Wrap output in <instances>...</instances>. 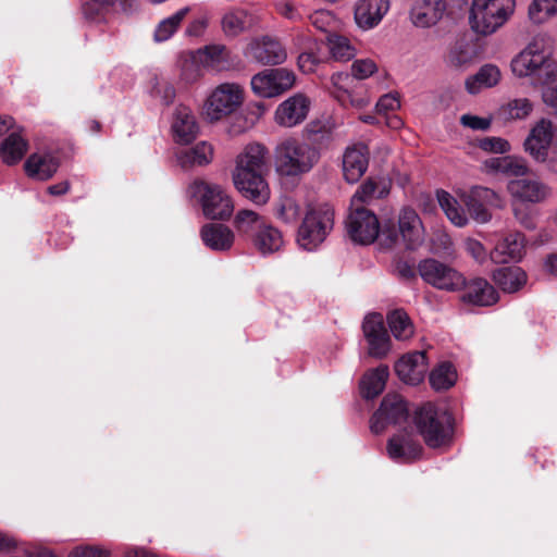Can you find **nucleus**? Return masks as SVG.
I'll list each match as a JSON object with an SVG mask.
<instances>
[{
    "label": "nucleus",
    "instance_id": "nucleus-39",
    "mask_svg": "<svg viewBox=\"0 0 557 557\" xmlns=\"http://www.w3.org/2000/svg\"><path fill=\"white\" fill-rule=\"evenodd\" d=\"M556 0H533L529 7V17L541 24L557 12Z\"/></svg>",
    "mask_w": 557,
    "mask_h": 557
},
{
    "label": "nucleus",
    "instance_id": "nucleus-35",
    "mask_svg": "<svg viewBox=\"0 0 557 557\" xmlns=\"http://www.w3.org/2000/svg\"><path fill=\"white\" fill-rule=\"evenodd\" d=\"M532 109L533 106L529 99H513L499 108L498 116L504 121L521 120L528 116Z\"/></svg>",
    "mask_w": 557,
    "mask_h": 557
},
{
    "label": "nucleus",
    "instance_id": "nucleus-29",
    "mask_svg": "<svg viewBox=\"0 0 557 557\" xmlns=\"http://www.w3.org/2000/svg\"><path fill=\"white\" fill-rule=\"evenodd\" d=\"M387 376L386 368H377L367 373L360 384L362 395L366 398L376 397L384 389Z\"/></svg>",
    "mask_w": 557,
    "mask_h": 557
},
{
    "label": "nucleus",
    "instance_id": "nucleus-53",
    "mask_svg": "<svg viewBox=\"0 0 557 557\" xmlns=\"http://www.w3.org/2000/svg\"><path fill=\"white\" fill-rule=\"evenodd\" d=\"M276 12L292 22H301L304 20L300 11L289 1H282L275 4Z\"/></svg>",
    "mask_w": 557,
    "mask_h": 557
},
{
    "label": "nucleus",
    "instance_id": "nucleus-19",
    "mask_svg": "<svg viewBox=\"0 0 557 557\" xmlns=\"http://www.w3.org/2000/svg\"><path fill=\"white\" fill-rule=\"evenodd\" d=\"M428 369L424 352H413L403 356L396 363V372L400 380L408 384L420 383Z\"/></svg>",
    "mask_w": 557,
    "mask_h": 557
},
{
    "label": "nucleus",
    "instance_id": "nucleus-49",
    "mask_svg": "<svg viewBox=\"0 0 557 557\" xmlns=\"http://www.w3.org/2000/svg\"><path fill=\"white\" fill-rule=\"evenodd\" d=\"M553 124L547 119H541L530 131L525 139H553Z\"/></svg>",
    "mask_w": 557,
    "mask_h": 557
},
{
    "label": "nucleus",
    "instance_id": "nucleus-44",
    "mask_svg": "<svg viewBox=\"0 0 557 557\" xmlns=\"http://www.w3.org/2000/svg\"><path fill=\"white\" fill-rule=\"evenodd\" d=\"M260 250L263 253H272L277 251L282 246L281 234L272 228H265L260 232L258 237Z\"/></svg>",
    "mask_w": 557,
    "mask_h": 557
},
{
    "label": "nucleus",
    "instance_id": "nucleus-22",
    "mask_svg": "<svg viewBox=\"0 0 557 557\" xmlns=\"http://www.w3.org/2000/svg\"><path fill=\"white\" fill-rule=\"evenodd\" d=\"M202 207L205 214L211 219L228 218L233 212V203L230 197L212 188L205 189Z\"/></svg>",
    "mask_w": 557,
    "mask_h": 557
},
{
    "label": "nucleus",
    "instance_id": "nucleus-42",
    "mask_svg": "<svg viewBox=\"0 0 557 557\" xmlns=\"http://www.w3.org/2000/svg\"><path fill=\"white\" fill-rule=\"evenodd\" d=\"M263 165V150L259 144L251 145L247 151L239 157L238 166L251 171H259Z\"/></svg>",
    "mask_w": 557,
    "mask_h": 557
},
{
    "label": "nucleus",
    "instance_id": "nucleus-56",
    "mask_svg": "<svg viewBox=\"0 0 557 557\" xmlns=\"http://www.w3.org/2000/svg\"><path fill=\"white\" fill-rule=\"evenodd\" d=\"M400 107L399 99L396 95L386 94L383 95L376 102V110L380 113H386L394 111Z\"/></svg>",
    "mask_w": 557,
    "mask_h": 557
},
{
    "label": "nucleus",
    "instance_id": "nucleus-45",
    "mask_svg": "<svg viewBox=\"0 0 557 557\" xmlns=\"http://www.w3.org/2000/svg\"><path fill=\"white\" fill-rule=\"evenodd\" d=\"M112 5L113 3L110 2L87 0L83 3L82 11L87 20L98 22L103 18L104 14Z\"/></svg>",
    "mask_w": 557,
    "mask_h": 557
},
{
    "label": "nucleus",
    "instance_id": "nucleus-34",
    "mask_svg": "<svg viewBox=\"0 0 557 557\" xmlns=\"http://www.w3.org/2000/svg\"><path fill=\"white\" fill-rule=\"evenodd\" d=\"M388 326L396 339H405L413 334V324L403 310H394L387 317Z\"/></svg>",
    "mask_w": 557,
    "mask_h": 557
},
{
    "label": "nucleus",
    "instance_id": "nucleus-61",
    "mask_svg": "<svg viewBox=\"0 0 557 557\" xmlns=\"http://www.w3.org/2000/svg\"><path fill=\"white\" fill-rule=\"evenodd\" d=\"M470 210L474 213L475 215V219L480 222H485L487 221L488 219V215L485 211V209L483 208V206L481 203H472L471 207H470Z\"/></svg>",
    "mask_w": 557,
    "mask_h": 557
},
{
    "label": "nucleus",
    "instance_id": "nucleus-43",
    "mask_svg": "<svg viewBox=\"0 0 557 557\" xmlns=\"http://www.w3.org/2000/svg\"><path fill=\"white\" fill-rule=\"evenodd\" d=\"M27 150L25 141H3L0 146L2 160L8 163H14L23 158Z\"/></svg>",
    "mask_w": 557,
    "mask_h": 557
},
{
    "label": "nucleus",
    "instance_id": "nucleus-33",
    "mask_svg": "<svg viewBox=\"0 0 557 557\" xmlns=\"http://www.w3.org/2000/svg\"><path fill=\"white\" fill-rule=\"evenodd\" d=\"M326 41L334 60L348 61L355 57V48L350 45L348 38L335 33H329Z\"/></svg>",
    "mask_w": 557,
    "mask_h": 557
},
{
    "label": "nucleus",
    "instance_id": "nucleus-32",
    "mask_svg": "<svg viewBox=\"0 0 557 557\" xmlns=\"http://www.w3.org/2000/svg\"><path fill=\"white\" fill-rule=\"evenodd\" d=\"M521 248L522 242L520 238L518 236H509L495 247L491 258L496 263H507L520 257Z\"/></svg>",
    "mask_w": 557,
    "mask_h": 557
},
{
    "label": "nucleus",
    "instance_id": "nucleus-23",
    "mask_svg": "<svg viewBox=\"0 0 557 557\" xmlns=\"http://www.w3.org/2000/svg\"><path fill=\"white\" fill-rule=\"evenodd\" d=\"M500 71L494 64H484L472 76L466 79V89L469 94L475 95L483 88H491L496 86L500 81Z\"/></svg>",
    "mask_w": 557,
    "mask_h": 557
},
{
    "label": "nucleus",
    "instance_id": "nucleus-46",
    "mask_svg": "<svg viewBox=\"0 0 557 557\" xmlns=\"http://www.w3.org/2000/svg\"><path fill=\"white\" fill-rule=\"evenodd\" d=\"M388 451L393 457H405L416 455L419 451V447L405 438H393L388 444Z\"/></svg>",
    "mask_w": 557,
    "mask_h": 557
},
{
    "label": "nucleus",
    "instance_id": "nucleus-60",
    "mask_svg": "<svg viewBox=\"0 0 557 557\" xmlns=\"http://www.w3.org/2000/svg\"><path fill=\"white\" fill-rule=\"evenodd\" d=\"M69 557H98V553L90 547H77Z\"/></svg>",
    "mask_w": 557,
    "mask_h": 557
},
{
    "label": "nucleus",
    "instance_id": "nucleus-47",
    "mask_svg": "<svg viewBox=\"0 0 557 557\" xmlns=\"http://www.w3.org/2000/svg\"><path fill=\"white\" fill-rule=\"evenodd\" d=\"M151 94L153 97L159 98L164 106L171 104L176 96L174 86L165 81H157Z\"/></svg>",
    "mask_w": 557,
    "mask_h": 557
},
{
    "label": "nucleus",
    "instance_id": "nucleus-63",
    "mask_svg": "<svg viewBox=\"0 0 557 557\" xmlns=\"http://www.w3.org/2000/svg\"><path fill=\"white\" fill-rule=\"evenodd\" d=\"M239 222H255L257 214L253 211H243L237 215Z\"/></svg>",
    "mask_w": 557,
    "mask_h": 557
},
{
    "label": "nucleus",
    "instance_id": "nucleus-37",
    "mask_svg": "<svg viewBox=\"0 0 557 557\" xmlns=\"http://www.w3.org/2000/svg\"><path fill=\"white\" fill-rule=\"evenodd\" d=\"M510 191L521 201L536 202L543 197V191L540 186L529 181L511 182Z\"/></svg>",
    "mask_w": 557,
    "mask_h": 557
},
{
    "label": "nucleus",
    "instance_id": "nucleus-10",
    "mask_svg": "<svg viewBox=\"0 0 557 557\" xmlns=\"http://www.w3.org/2000/svg\"><path fill=\"white\" fill-rule=\"evenodd\" d=\"M408 417L409 412L405 401L398 395H387L374 416L372 429L380 432L385 425H398L407 421Z\"/></svg>",
    "mask_w": 557,
    "mask_h": 557
},
{
    "label": "nucleus",
    "instance_id": "nucleus-15",
    "mask_svg": "<svg viewBox=\"0 0 557 557\" xmlns=\"http://www.w3.org/2000/svg\"><path fill=\"white\" fill-rule=\"evenodd\" d=\"M309 108V98L302 94H296L277 107L275 111V121L282 126H295L306 119Z\"/></svg>",
    "mask_w": 557,
    "mask_h": 557
},
{
    "label": "nucleus",
    "instance_id": "nucleus-48",
    "mask_svg": "<svg viewBox=\"0 0 557 557\" xmlns=\"http://www.w3.org/2000/svg\"><path fill=\"white\" fill-rule=\"evenodd\" d=\"M376 72V64L369 59L356 60L351 64V76L356 79H366Z\"/></svg>",
    "mask_w": 557,
    "mask_h": 557
},
{
    "label": "nucleus",
    "instance_id": "nucleus-2",
    "mask_svg": "<svg viewBox=\"0 0 557 557\" xmlns=\"http://www.w3.org/2000/svg\"><path fill=\"white\" fill-rule=\"evenodd\" d=\"M515 0H473L469 23L473 32L491 35L509 18L513 12Z\"/></svg>",
    "mask_w": 557,
    "mask_h": 557
},
{
    "label": "nucleus",
    "instance_id": "nucleus-31",
    "mask_svg": "<svg viewBox=\"0 0 557 557\" xmlns=\"http://www.w3.org/2000/svg\"><path fill=\"white\" fill-rule=\"evenodd\" d=\"M58 169V163L50 157L32 154L25 163L26 173L29 176L48 178Z\"/></svg>",
    "mask_w": 557,
    "mask_h": 557
},
{
    "label": "nucleus",
    "instance_id": "nucleus-28",
    "mask_svg": "<svg viewBox=\"0 0 557 557\" xmlns=\"http://www.w3.org/2000/svg\"><path fill=\"white\" fill-rule=\"evenodd\" d=\"M495 278L504 290L515 293L525 284L527 274L520 267H509L500 269Z\"/></svg>",
    "mask_w": 557,
    "mask_h": 557
},
{
    "label": "nucleus",
    "instance_id": "nucleus-27",
    "mask_svg": "<svg viewBox=\"0 0 557 557\" xmlns=\"http://www.w3.org/2000/svg\"><path fill=\"white\" fill-rule=\"evenodd\" d=\"M368 169V158L356 148L348 149L343 160L344 176L348 183H357Z\"/></svg>",
    "mask_w": 557,
    "mask_h": 557
},
{
    "label": "nucleus",
    "instance_id": "nucleus-8",
    "mask_svg": "<svg viewBox=\"0 0 557 557\" xmlns=\"http://www.w3.org/2000/svg\"><path fill=\"white\" fill-rule=\"evenodd\" d=\"M333 225V212L330 210H309L299 228V235L304 240L319 244L325 239L327 231Z\"/></svg>",
    "mask_w": 557,
    "mask_h": 557
},
{
    "label": "nucleus",
    "instance_id": "nucleus-21",
    "mask_svg": "<svg viewBox=\"0 0 557 557\" xmlns=\"http://www.w3.org/2000/svg\"><path fill=\"white\" fill-rule=\"evenodd\" d=\"M171 129L180 139H196L199 125L190 108L184 104L175 108Z\"/></svg>",
    "mask_w": 557,
    "mask_h": 557
},
{
    "label": "nucleus",
    "instance_id": "nucleus-12",
    "mask_svg": "<svg viewBox=\"0 0 557 557\" xmlns=\"http://www.w3.org/2000/svg\"><path fill=\"white\" fill-rule=\"evenodd\" d=\"M349 233L354 240L371 244L380 234L379 219L367 209H358L350 216Z\"/></svg>",
    "mask_w": 557,
    "mask_h": 557
},
{
    "label": "nucleus",
    "instance_id": "nucleus-54",
    "mask_svg": "<svg viewBox=\"0 0 557 557\" xmlns=\"http://www.w3.org/2000/svg\"><path fill=\"white\" fill-rule=\"evenodd\" d=\"M460 123L465 127L474 131H485L491 126V119L481 117L472 114H463L460 117Z\"/></svg>",
    "mask_w": 557,
    "mask_h": 557
},
{
    "label": "nucleus",
    "instance_id": "nucleus-11",
    "mask_svg": "<svg viewBox=\"0 0 557 557\" xmlns=\"http://www.w3.org/2000/svg\"><path fill=\"white\" fill-rule=\"evenodd\" d=\"M249 54L262 65L282 64L287 53L281 41L271 36H262L249 45Z\"/></svg>",
    "mask_w": 557,
    "mask_h": 557
},
{
    "label": "nucleus",
    "instance_id": "nucleus-1",
    "mask_svg": "<svg viewBox=\"0 0 557 557\" xmlns=\"http://www.w3.org/2000/svg\"><path fill=\"white\" fill-rule=\"evenodd\" d=\"M512 72L520 76H531L535 83L544 85L543 101L557 114V86H550L557 78V62L550 58V50L544 37H535L527 48L511 61Z\"/></svg>",
    "mask_w": 557,
    "mask_h": 557
},
{
    "label": "nucleus",
    "instance_id": "nucleus-26",
    "mask_svg": "<svg viewBox=\"0 0 557 557\" xmlns=\"http://www.w3.org/2000/svg\"><path fill=\"white\" fill-rule=\"evenodd\" d=\"M252 18L245 10H233L225 13L221 27L227 38H235L251 27Z\"/></svg>",
    "mask_w": 557,
    "mask_h": 557
},
{
    "label": "nucleus",
    "instance_id": "nucleus-14",
    "mask_svg": "<svg viewBox=\"0 0 557 557\" xmlns=\"http://www.w3.org/2000/svg\"><path fill=\"white\" fill-rule=\"evenodd\" d=\"M310 165V156L296 141L285 145L276 158L277 171L283 175L297 174Z\"/></svg>",
    "mask_w": 557,
    "mask_h": 557
},
{
    "label": "nucleus",
    "instance_id": "nucleus-62",
    "mask_svg": "<svg viewBox=\"0 0 557 557\" xmlns=\"http://www.w3.org/2000/svg\"><path fill=\"white\" fill-rule=\"evenodd\" d=\"M397 270H398L399 274L404 277H413L414 276L413 268L406 261L398 262Z\"/></svg>",
    "mask_w": 557,
    "mask_h": 557
},
{
    "label": "nucleus",
    "instance_id": "nucleus-57",
    "mask_svg": "<svg viewBox=\"0 0 557 557\" xmlns=\"http://www.w3.org/2000/svg\"><path fill=\"white\" fill-rule=\"evenodd\" d=\"M331 81L336 88L347 91L354 78L349 73L336 72L332 75Z\"/></svg>",
    "mask_w": 557,
    "mask_h": 557
},
{
    "label": "nucleus",
    "instance_id": "nucleus-13",
    "mask_svg": "<svg viewBox=\"0 0 557 557\" xmlns=\"http://www.w3.org/2000/svg\"><path fill=\"white\" fill-rule=\"evenodd\" d=\"M389 10V0H358L354 9L357 26L363 30L376 27Z\"/></svg>",
    "mask_w": 557,
    "mask_h": 557
},
{
    "label": "nucleus",
    "instance_id": "nucleus-9",
    "mask_svg": "<svg viewBox=\"0 0 557 557\" xmlns=\"http://www.w3.org/2000/svg\"><path fill=\"white\" fill-rule=\"evenodd\" d=\"M463 302L474 306H492L497 302L498 294L486 280L474 277L465 280L459 289Z\"/></svg>",
    "mask_w": 557,
    "mask_h": 557
},
{
    "label": "nucleus",
    "instance_id": "nucleus-40",
    "mask_svg": "<svg viewBox=\"0 0 557 557\" xmlns=\"http://www.w3.org/2000/svg\"><path fill=\"white\" fill-rule=\"evenodd\" d=\"M337 124L331 115H322L312 120L307 126L306 132L309 136H320L318 139H325L332 136Z\"/></svg>",
    "mask_w": 557,
    "mask_h": 557
},
{
    "label": "nucleus",
    "instance_id": "nucleus-50",
    "mask_svg": "<svg viewBox=\"0 0 557 557\" xmlns=\"http://www.w3.org/2000/svg\"><path fill=\"white\" fill-rule=\"evenodd\" d=\"M21 132L15 127L13 117L0 116V139H23Z\"/></svg>",
    "mask_w": 557,
    "mask_h": 557
},
{
    "label": "nucleus",
    "instance_id": "nucleus-16",
    "mask_svg": "<svg viewBox=\"0 0 557 557\" xmlns=\"http://www.w3.org/2000/svg\"><path fill=\"white\" fill-rule=\"evenodd\" d=\"M267 107L263 101L248 103L239 112H234L226 116V131L231 136L243 135L246 131L252 128L261 115L265 112Z\"/></svg>",
    "mask_w": 557,
    "mask_h": 557
},
{
    "label": "nucleus",
    "instance_id": "nucleus-20",
    "mask_svg": "<svg viewBox=\"0 0 557 557\" xmlns=\"http://www.w3.org/2000/svg\"><path fill=\"white\" fill-rule=\"evenodd\" d=\"M398 228L409 248L417 247L423 242L424 227L416 211L405 209L399 216Z\"/></svg>",
    "mask_w": 557,
    "mask_h": 557
},
{
    "label": "nucleus",
    "instance_id": "nucleus-17",
    "mask_svg": "<svg viewBox=\"0 0 557 557\" xmlns=\"http://www.w3.org/2000/svg\"><path fill=\"white\" fill-rule=\"evenodd\" d=\"M234 182L237 188L251 199L259 202L268 199L269 188L259 171L237 168Z\"/></svg>",
    "mask_w": 557,
    "mask_h": 557
},
{
    "label": "nucleus",
    "instance_id": "nucleus-4",
    "mask_svg": "<svg viewBox=\"0 0 557 557\" xmlns=\"http://www.w3.org/2000/svg\"><path fill=\"white\" fill-rule=\"evenodd\" d=\"M244 100L243 89L235 84H222L216 87L205 104L207 117L213 122L237 111Z\"/></svg>",
    "mask_w": 557,
    "mask_h": 557
},
{
    "label": "nucleus",
    "instance_id": "nucleus-58",
    "mask_svg": "<svg viewBox=\"0 0 557 557\" xmlns=\"http://www.w3.org/2000/svg\"><path fill=\"white\" fill-rule=\"evenodd\" d=\"M207 27V21L203 18H197L193 21L186 28L188 36H201Z\"/></svg>",
    "mask_w": 557,
    "mask_h": 557
},
{
    "label": "nucleus",
    "instance_id": "nucleus-25",
    "mask_svg": "<svg viewBox=\"0 0 557 557\" xmlns=\"http://www.w3.org/2000/svg\"><path fill=\"white\" fill-rule=\"evenodd\" d=\"M230 50L225 45H208L196 51L194 59L203 66L224 69L230 61Z\"/></svg>",
    "mask_w": 557,
    "mask_h": 557
},
{
    "label": "nucleus",
    "instance_id": "nucleus-6",
    "mask_svg": "<svg viewBox=\"0 0 557 557\" xmlns=\"http://www.w3.org/2000/svg\"><path fill=\"white\" fill-rule=\"evenodd\" d=\"M421 277L430 285L445 290H457L461 287L462 276L436 260H425L419 265Z\"/></svg>",
    "mask_w": 557,
    "mask_h": 557
},
{
    "label": "nucleus",
    "instance_id": "nucleus-38",
    "mask_svg": "<svg viewBox=\"0 0 557 557\" xmlns=\"http://www.w3.org/2000/svg\"><path fill=\"white\" fill-rule=\"evenodd\" d=\"M203 238L205 242L213 249L228 248L233 242L232 233L221 225L206 228L203 232Z\"/></svg>",
    "mask_w": 557,
    "mask_h": 557
},
{
    "label": "nucleus",
    "instance_id": "nucleus-51",
    "mask_svg": "<svg viewBox=\"0 0 557 557\" xmlns=\"http://www.w3.org/2000/svg\"><path fill=\"white\" fill-rule=\"evenodd\" d=\"M310 24L317 29L330 33L329 28L334 23L333 15L327 11H317L308 16Z\"/></svg>",
    "mask_w": 557,
    "mask_h": 557
},
{
    "label": "nucleus",
    "instance_id": "nucleus-7",
    "mask_svg": "<svg viewBox=\"0 0 557 557\" xmlns=\"http://www.w3.org/2000/svg\"><path fill=\"white\" fill-rule=\"evenodd\" d=\"M363 334L368 342V354L383 358L391 350V338L380 315L371 314L363 322Z\"/></svg>",
    "mask_w": 557,
    "mask_h": 557
},
{
    "label": "nucleus",
    "instance_id": "nucleus-59",
    "mask_svg": "<svg viewBox=\"0 0 557 557\" xmlns=\"http://www.w3.org/2000/svg\"><path fill=\"white\" fill-rule=\"evenodd\" d=\"M482 149L491 153H504L507 147L505 141H483Z\"/></svg>",
    "mask_w": 557,
    "mask_h": 557
},
{
    "label": "nucleus",
    "instance_id": "nucleus-41",
    "mask_svg": "<svg viewBox=\"0 0 557 557\" xmlns=\"http://www.w3.org/2000/svg\"><path fill=\"white\" fill-rule=\"evenodd\" d=\"M440 206L445 211L447 218L455 224L461 225L466 222L467 218L462 209L457 205V201L446 191H441L437 195Z\"/></svg>",
    "mask_w": 557,
    "mask_h": 557
},
{
    "label": "nucleus",
    "instance_id": "nucleus-24",
    "mask_svg": "<svg viewBox=\"0 0 557 557\" xmlns=\"http://www.w3.org/2000/svg\"><path fill=\"white\" fill-rule=\"evenodd\" d=\"M392 189V178L386 174L371 175L364 180L356 193V197L361 201H367L374 197L382 198L387 196Z\"/></svg>",
    "mask_w": 557,
    "mask_h": 557
},
{
    "label": "nucleus",
    "instance_id": "nucleus-36",
    "mask_svg": "<svg viewBox=\"0 0 557 557\" xmlns=\"http://www.w3.org/2000/svg\"><path fill=\"white\" fill-rule=\"evenodd\" d=\"M458 374L450 363H442L430 374V382L435 389H447L455 385Z\"/></svg>",
    "mask_w": 557,
    "mask_h": 557
},
{
    "label": "nucleus",
    "instance_id": "nucleus-30",
    "mask_svg": "<svg viewBox=\"0 0 557 557\" xmlns=\"http://www.w3.org/2000/svg\"><path fill=\"white\" fill-rule=\"evenodd\" d=\"M188 12L189 8L185 7L180 9L170 17L162 20L154 29L153 39L157 42L170 39L176 33Z\"/></svg>",
    "mask_w": 557,
    "mask_h": 557
},
{
    "label": "nucleus",
    "instance_id": "nucleus-64",
    "mask_svg": "<svg viewBox=\"0 0 557 557\" xmlns=\"http://www.w3.org/2000/svg\"><path fill=\"white\" fill-rule=\"evenodd\" d=\"M15 547V543L0 534V552Z\"/></svg>",
    "mask_w": 557,
    "mask_h": 557
},
{
    "label": "nucleus",
    "instance_id": "nucleus-5",
    "mask_svg": "<svg viewBox=\"0 0 557 557\" xmlns=\"http://www.w3.org/2000/svg\"><path fill=\"white\" fill-rule=\"evenodd\" d=\"M295 83V75L286 69H270L256 74L251 78L253 92L262 98L276 97L290 89Z\"/></svg>",
    "mask_w": 557,
    "mask_h": 557
},
{
    "label": "nucleus",
    "instance_id": "nucleus-18",
    "mask_svg": "<svg viewBox=\"0 0 557 557\" xmlns=\"http://www.w3.org/2000/svg\"><path fill=\"white\" fill-rule=\"evenodd\" d=\"M445 10V0H414L410 17L416 26L430 27L442 18Z\"/></svg>",
    "mask_w": 557,
    "mask_h": 557
},
{
    "label": "nucleus",
    "instance_id": "nucleus-52",
    "mask_svg": "<svg viewBox=\"0 0 557 557\" xmlns=\"http://www.w3.org/2000/svg\"><path fill=\"white\" fill-rule=\"evenodd\" d=\"M321 60L313 52H302L297 59V64L302 73H313L320 65Z\"/></svg>",
    "mask_w": 557,
    "mask_h": 557
},
{
    "label": "nucleus",
    "instance_id": "nucleus-55",
    "mask_svg": "<svg viewBox=\"0 0 557 557\" xmlns=\"http://www.w3.org/2000/svg\"><path fill=\"white\" fill-rule=\"evenodd\" d=\"M472 54L468 51L463 44H456L449 53V60L453 65L461 66L469 62Z\"/></svg>",
    "mask_w": 557,
    "mask_h": 557
},
{
    "label": "nucleus",
    "instance_id": "nucleus-3",
    "mask_svg": "<svg viewBox=\"0 0 557 557\" xmlns=\"http://www.w3.org/2000/svg\"><path fill=\"white\" fill-rule=\"evenodd\" d=\"M416 424L428 445L437 447L451 434L453 423L450 416L438 414L431 405L422 406L416 413Z\"/></svg>",
    "mask_w": 557,
    "mask_h": 557
}]
</instances>
